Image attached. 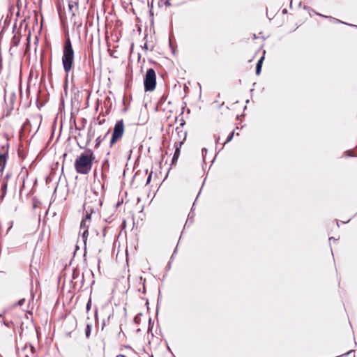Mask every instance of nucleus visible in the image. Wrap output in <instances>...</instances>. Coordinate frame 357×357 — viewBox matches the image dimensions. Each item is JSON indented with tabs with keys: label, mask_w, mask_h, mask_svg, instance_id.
Listing matches in <instances>:
<instances>
[{
	"label": "nucleus",
	"mask_w": 357,
	"mask_h": 357,
	"mask_svg": "<svg viewBox=\"0 0 357 357\" xmlns=\"http://www.w3.org/2000/svg\"><path fill=\"white\" fill-rule=\"evenodd\" d=\"M95 155L93 151L86 149V151L82 153L75 161V169L78 174H88L92 168Z\"/></svg>",
	"instance_id": "1"
},
{
	"label": "nucleus",
	"mask_w": 357,
	"mask_h": 357,
	"mask_svg": "<svg viewBox=\"0 0 357 357\" xmlns=\"http://www.w3.org/2000/svg\"><path fill=\"white\" fill-rule=\"evenodd\" d=\"M74 61V50L73 49L72 43L70 38L66 39L63 49V56L62 63L63 70L66 73H68L73 67Z\"/></svg>",
	"instance_id": "2"
},
{
	"label": "nucleus",
	"mask_w": 357,
	"mask_h": 357,
	"mask_svg": "<svg viewBox=\"0 0 357 357\" xmlns=\"http://www.w3.org/2000/svg\"><path fill=\"white\" fill-rule=\"evenodd\" d=\"M144 86L145 91H152L156 86V75L153 68H149L146 70L144 78Z\"/></svg>",
	"instance_id": "3"
},
{
	"label": "nucleus",
	"mask_w": 357,
	"mask_h": 357,
	"mask_svg": "<svg viewBox=\"0 0 357 357\" xmlns=\"http://www.w3.org/2000/svg\"><path fill=\"white\" fill-rule=\"evenodd\" d=\"M124 133V124L123 120L121 119L116 121L112 135V138L110 140V146H112L114 144H115L119 139H120Z\"/></svg>",
	"instance_id": "4"
},
{
	"label": "nucleus",
	"mask_w": 357,
	"mask_h": 357,
	"mask_svg": "<svg viewBox=\"0 0 357 357\" xmlns=\"http://www.w3.org/2000/svg\"><path fill=\"white\" fill-rule=\"evenodd\" d=\"M84 284V275L83 274L80 275L79 272L75 270L73 272L71 284L74 290H80L83 287Z\"/></svg>",
	"instance_id": "5"
},
{
	"label": "nucleus",
	"mask_w": 357,
	"mask_h": 357,
	"mask_svg": "<svg viewBox=\"0 0 357 357\" xmlns=\"http://www.w3.org/2000/svg\"><path fill=\"white\" fill-rule=\"evenodd\" d=\"M8 147L9 145L7 143L6 146H2L1 149L3 150V152L0 153V172L2 174L4 167L6 164L7 155L8 153Z\"/></svg>",
	"instance_id": "6"
},
{
	"label": "nucleus",
	"mask_w": 357,
	"mask_h": 357,
	"mask_svg": "<svg viewBox=\"0 0 357 357\" xmlns=\"http://www.w3.org/2000/svg\"><path fill=\"white\" fill-rule=\"evenodd\" d=\"M186 135H187V132H185L183 139L182 141L179 142H176L175 143V144H174L175 151H174V155L179 157L180 152H181V147L182 144H183V141L186 138Z\"/></svg>",
	"instance_id": "7"
},
{
	"label": "nucleus",
	"mask_w": 357,
	"mask_h": 357,
	"mask_svg": "<svg viewBox=\"0 0 357 357\" xmlns=\"http://www.w3.org/2000/svg\"><path fill=\"white\" fill-rule=\"evenodd\" d=\"M90 207L87 206V204L85 203L84 204V209L86 211V215H85V218L84 220H86V221H88L89 222H90V220H91V214L92 213L94 212L93 209L92 208H89Z\"/></svg>",
	"instance_id": "8"
},
{
	"label": "nucleus",
	"mask_w": 357,
	"mask_h": 357,
	"mask_svg": "<svg viewBox=\"0 0 357 357\" xmlns=\"http://www.w3.org/2000/svg\"><path fill=\"white\" fill-rule=\"evenodd\" d=\"M68 8L70 12L72 13V15H75V13L78 10V2L70 1L68 3Z\"/></svg>",
	"instance_id": "9"
},
{
	"label": "nucleus",
	"mask_w": 357,
	"mask_h": 357,
	"mask_svg": "<svg viewBox=\"0 0 357 357\" xmlns=\"http://www.w3.org/2000/svg\"><path fill=\"white\" fill-rule=\"evenodd\" d=\"M264 59V56H261L257 63L256 65V75H259L261 71L262 63Z\"/></svg>",
	"instance_id": "10"
},
{
	"label": "nucleus",
	"mask_w": 357,
	"mask_h": 357,
	"mask_svg": "<svg viewBox=\"0 0 357 357\" xmlns=\"http://www.w3.org/2000/svg\"><path fill=\"white\" fill-rule=\"evenodd\" d=\"M317 15H319V16H321L323 17H325V18H328L330 20L333 21V22H335V23H342V24H345L344 22H343L342 21L340 20H337L336 18H334L333 17H331V16H326V15H321V14H319V13H316Z\"/></svg>",
	"instance_id": "11"
},
{
	"label": "nucleus",
	"mask_w": 357,
	"mask_h": 357,
	"mask_svg": "<svg viewBox=\"0 0 357 357\" xmlns=\"http://www.w3.org/2000/svg\"><path fill=\"white\" fill-rule=\"evenodd\" d=\"M91 328H92L91 324H86V326L85 328V335H86V337H87V338H89L90 337L91 332Z\"/></svg>",
	"instance_id": "12"
},
{
	"label": "nucleus",
	"mask_w": 357,
	"mask_h": 357,
	"mask_svg": "<svg viewBox=\"0 0 357 357\" xmlns=\"http://www.w3.org/2000/svg\"><path fill=\"white\" fill-rule=\"evenodd\" d=\"M109 134V131L107 132V133L105 135V136L103 137V138H101L100 137H97V139H96V147H98L99 146V145L100 144V143L102 142V140L108 135Z\"/></svg>",
	"instance_id": "13"
},
{
	"label": "nucleus",
	"mask_w": 357,
	"mask_h": 357,
	"mask_svg": "<svg viewBox=\"0 0 357 357\" xmlns=\"http://www.w3.org/2000/svg\"><path fill=\"white\" fill-rule=\"evenodd\" d=\"M87 222H89L86 221V220H82L81 222V224H80V229H84V230L88 229V228L89 227V224H88Z\"/></svg>",
	"instance_id": "14"
},
{
	"label": "nucleus",
	"mask_w": 357,
	"mask_h": 357,
	"mask_svg": "<svg viewBox=\"0 0 357 357\" xmlns=\"http://www.w3.org/2000/svg\"><path fill=\"white\" fill-rule=\"evenodd\" d=\"M193 222V215L192 211L190 212L188 216V219L185 222V227L188 225V224H192Z\"/></svg>",
	"instance_id": "15"
},
{
	"label": "nucleus",
	"mask_w": 357,
	"mask_h": 357,
	"mask_svg": "<svg viewBox=\"0 0 357 357\" xmlns=\"http://www.w3.org/2000/svg\"><path fill=\"white\" fill-rule=\"evenodd\" d=\"M88 234H89L88 229H84V231L82 232V238L83 242H84L85 245H86V240H87Z\"/></svg>",
	"instance_id": "16"
},
{
	"label": "nucleus",
	"mask_w": 357,
	"mask_h": 357,
	"mask_svg": "<svg viewBox=\"0 0 357 357\" xmlns=\"http://www.w3.org/2000/svg\"><path fill=\"white\" fill-rule=\"evenodd\" d=\"M234 131H233V132H231L229 135V136H228V137H227V140L224 142V145H225V144H227V143H228V142H229L230 141H231V139H233V137H234Z\"/></svg>",
	"instance_id": "17"
},
{
	"label": "nucleus",
	"mask_w": 357,
	"mask_h": 357,
	"mask_svg": "<svg viewBox=\"0 0 357 357\" xmlns=\"http://www.w3.org/2000/svg\"><path fill=\"white\" fill-rule=\"evenodd\" d=\"M25 302V298L20 299L15 305L22 306Z\"/></svg>",
	"instance_id": "18"
},
{
	"label": "nucleus",
	"mask_w": 357,
	"mask_h": 357,
	"mask_svg": "<svg viewBox=\"0 0 357 357\" xmlns=\"http://www.w3.org/2000/svg\"><path fill=\"white\" fill-rule=\"evenodd\" d=\"M3 324L7 326V327H10L13 323L12 321H3Z\"/></svg>",
	"instance_id": "19"
},
{
	"label": "nucleus",
	"mask_w": 357,
	"mask_h": 357,
	"mask_svg": "<svg viewBox=\"0 0 357 357\" xmlns=\"http://www.w3.org/2000/svg\"><path fill=\"white\" fill-rule=\"evenodd\" d=\"M91 299H89V301L87 302L86 306V311H89L91 309Z\"/></svg>",
	"instance_id": "20"
},
{
	"label": "nucleus",
	"mask_w": 357,
	"mask_h": 357,
	"mask_svg": "<svg viewBox=\"0 0 357 357\" xmlns=\"http://www.w3.org/2000/svg\"><path fill=\"white\" fill-rule=\"evenodd\" d=\"M178 158L179 157H178V156L173 155V158H172V165L175 164L177 162Z\"/></svg>",
	"instance_id": "21"
},
{
	"label": "nucleus",
	"mask_w": 357,
	"mask_h": 357,
	"mask_svg": "<svg viewBox=\"0 0 357 357\" xmlns=\"http://www.w3.org/2000/svg\"><path fill=\"white\" fill-rule=\"evenodd\" d=\"M7 188V183H3L2 185H1V190L5 192Z\"/></svg>",
	"instance_id": "22"
},
{
	"label": "nucleus",
	"mask_w": 357,
	"mask_h": 357,
	"mask_svg": "<svg viewBox=\"0 0 357 357\" xmlns=\"http://www.w3.org/2000/svg\"><path fill=\"white\" fill-rule=\"evenodd\" d=\"M151 176H152V172L149 174V176L147 178L146 183V185H148L151 182Z\"/></svg>",
	"instance_id": "23"
},
{
	"label": "nucleus",
	"mask_w": 357,
	"mask_h": 357,
	"mask_svg": "<svg viewBox=\"0 0 357 357\" xmlns=\"http://www.w3.org/2000/svg\"><path fill=\"white\" fill-rule=\"evenodd\" d=\"M165 5L167 6H171L170 0H166L165 2Z\"/></svg>",
	"instance_id": "24"
},
{
	"label": "nucleus",
	"mask_w": 357,
	"mask_h": 357,
	"mask_svg": "<svg viewBox=\"0 0 357 357\" xmlns=\"http://www.w3.org/2000/svg\"><path fill=\"white\" fill-rule=\"evenodd\" d=\"M185 124V121L183 119H181V123H180V126L183 127Z\"/></svg>",
	"instance_id": "25"
},
{
	"label": "nucleus",
	"mask_w": 357,
	"mask_h": 357,
	"mask_svg": "<svg viewBox=\"0 0 357 357\" xmlns=\"http://www.w3.org/2000/svg\"><path fill=\"white\" fill-rule=\"evenodd\" d=\"M202 153H206L207 149L206 148H204V149H202Z\"/></svg>",
	"instance_id": "26"
},
{
	"label": "nucleus",
	"mask_w": 357,
	"mask_h": 357,
	"mask_svg": "<svg viewBox=\"0 0 357 357\" xmlns=\"http://www.w3.org/2000/svg\"><path fill=\"white\" fill-rule=\"evenodd\" d=\"M329 241H337V240H336L335 238H333V237H330V238H329Z\"/></svg>",
	"instance_id": "27"
},
{
	"label": "nucleus",
	"mask_w": 357,
	"mask_h": 357,
	"mask_svg": "<svg viewBox=\"0 0 357 357\" xmlns=\"http://www.w3.org/2000/svg\"><path fill=\"white\" fill-rule=\"evenodd\" d=\"M105 165H107V166L109 165V164H108V160H105V161L104 162L103 166H105Z\"/></svg>",
	"instance_id": "28"
},
{
	"label": "nucleus",
	"mask_w": 357,
	"mask_h": 357,
	"mask_svg": "<svg viewBox=\"0 0 357 357\" xmlns=\"http://www.w3.org/2000/svg\"><path fill=\"white\" fill-rule=\"evenodd\" d=\"M116 357H126V356L123 354H119Z\"/></svg>",
	"instance_id": "29"
},
{
	"label": "nucleus",
	"mask_w": 357,
	"mask_h": 357,
	"mask_svg": "<svg viewBox=\"0 0 357 357\" xmlns=\"http://www.w3.org/2000/svg\"><path fill=\"white\" fill-rule=\"evenodd\" d=\"M142 293L145 294V286L144 285L143 289H142Z\"/></svg>",
	"instance_id": "30"
},
{
	"label": "nucleus",
	"mask_w": 357,
	"mask_h": 357,
	"mask_svg": "<svg viewBox=\"0 0 357 357\" xmlns=\"http://www.w3.org/2000/svg\"><path fill=\"white\" fill-rule=\"evenodd\" d=\"M142 293L145 294V286L144 285L143 289H142Z\"/></svg>",
	"instance_id": "31"
},
{
	"label": "nucleus",
	"mask_w": 357,
	"mask_h": 357,
	"mask_svg": "<svg viewBox=\"0 0 357 357\" xmlns=\"http://www.w3.org/2000/svg\"><path fill=\"white\" fill-rule=\"evenodd\" d=\"M144 48H145L146 50H147V49H148L147 44H146V43H145V44H144Z\"/></svg>",
	"instance_id": "32"
},
{
	"label": "nucleus",
	"mask_w": 357,
	"mask_h": 357,
	"mask_svg": "<svg viewBox=\"0 0 357 357\" xmlns=\"http://www.w3.org/2000/svg\"><path fill=\"white\" fill-rule=\"evenodd\" d=\"M4 314H5V312L0 313V318H1V317H3V315H4Z\"/></svg>",
	"instance_id": "33"
},
{
	"label": "nucleus",
	"mask_w": 357,
	"mask_h": 357,
	"mask_svg": "<svg viewBox=\"0 0 357 357\" xmlns=\"http://www.w3.org/2000/svg\"><path fill=\"white\" fill-rule=\"evenodd\" d=\"M30 347H31V351L33 352V350H34V347H33V346H31V345L30 346Z\"/></svg>",
	"instance_id": "34"
},
{
	"label": "nucleus",
	"mask_w": 357,
	"mask_h": 357,
	"mask_svg": "<svg viewBox=\"0 0 357 357\" xmlns=\"http://www.w3.org/2000/svg\"><path fill=\"white\" fill-rule=\"evenodd\" d=\"M219 139H220V137H218L216 138V143H218V142H219Z\"/></svg>",
	"instance_id": "35"
},
{
	"label": "nucleus",
	"mask_w": 357,
	"mask_h": 357,
	"mask_svg": "<svg viewBox=\"0 0 357 357\" xmlns=\"http://www.w3.org/2000/svg\"><path fill=\"white\" fill-rule=\"evenodd\" d=\"M176 252V249L174 250V252L173 255L171 256V258H172V259L173 258L174 255L175 254V252Z\"/></svg>",
	"instance_id": "36"
},
{
	"label": "nucleus",
	"mask_w": 357,
	"mask_h": 357,
	"mask_svg": "<svg viewBox=\"0 0 357 357\" xmlns=\"http://www.w3.org/2000/svg\"><path fill=\"white\" fill-rule=\"evenodd\" d=\"M287 12V9H284V10H282V13H286Z\"/></svg>",
	"instance_id": "37"
},
{
	"label": "nucleus",
	"mask_w": 357,
	"mask_h": 357,
	"mask_svg": "<svg viewBox=\"0 0 357 357\" xmlns=\"http://www.w3.org/2000/svg\"><path fill=\"white\" fill-rule=\"evenodd\" d=\"M104 122H105V119H103L102 121H100L99 123H100V124H102V123H103Z\"/></svg>",
	"instance_id": "38"
},
{
	"label": "nucleus",
	"mask_w": 357,
	"mask_h": 357,
	"mask_svg": "<svg viewBox=\"0 0 357 357\" xmlns=\"http://www.w3.org/2000/svg\"><path fill=\"white\" fill-rule=\"evenodd\" d=\"M77 144H78V146H79V147L80 149H83V147H82V146H80L79 143H77Z\"/></svg>",
	"instance_id": "39"
},
{
	"label": "nucleus",
	"mask_w": 357,
	"mask_h": 357,
	"mask_svg": "<svg viewBox=\"0 0 357 357\" xmlns=\"http://www.w3.org/2000/svg\"><path fill=\"white\" fill-rule=\"evenodd\" d=\"M178 129H179V128H178V127H177V128H176V131H177L178 132Z\"/></svg>",
	"instance_id": "40"
},
{
	"label": "nucleus",
	"mask_w": 357,
	"mask_h": 357,
	"mask_svg": "<svg viewBox=\"0 0 357 357\" xmlns=\"http://www.w3.org/2000/svg\"><path fill=\"white\" fill-rule=\"evenodd\" d=\"M25 357H28L27 356H26Z\"/></svg>",
	"instance_id": "41"
}]
</instances>
